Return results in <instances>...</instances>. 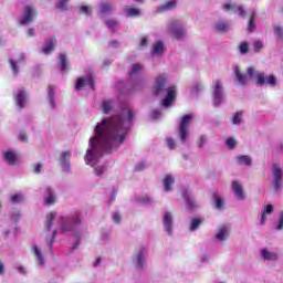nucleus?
Instances as JSON below:
<instances>
[{
  "label": "nucleus",
  "instance_id": "ea45409f",
  "mask_svg": "<svg viewBox=\"0 0 283 283\" xmlns=\"http://www.w3.org/2000/svg\"><path fill=\"white\" fill-rule=\"evenodd\" d=\"M54 88L49 87L48 101L51 109H56V101H54Z\"/></svg>",
  "mask_w": 283,
  "mask_h": 283
},
{
  "label": "nucleus",
  "instance_id": "c756f323",
  "mask_svg": "<svg viewBox=\"0 0 283 283\" xmlns=\"http://www.w3.org/2000/svg\"><path fill=\"white\" fill-rule=\"evenodd\" d=\"M212 205L213 208L217 209V211H224V199L222 198V196H220V193L214 192L212 195Z\"/></svg>",
  "mask_w": 283,
  "mask_h": 283
},
{
  "label": "nucleus",
  "instance_id": "a18cd8bd",
  "mask_svg": "<svg viewBox=\"0 0 283 283\" xmlns=\"http://www.w3.org/2000/svg\"><path fill=\"white\" fill-rule=\"evenodd\" d=\"M275 231H283V210L279 213L277 220L274 223Z\"/></svg>",
  "mask_w": 283,
  "mask_h": 283
},
{
  "label": "nucleus",
  "instance_id": "c03bdc74",
  "mask_svg": "<svg viewBox=\"0 0 283 283\" xmlns=\"http://www.w3.org/2000/svg\"><path fill=\"white\" fill-rule=\"evenodd\" d=\"M56 219V212H50L46 214V229L52 231V222Z\"/></svg>",
  "mask_w": 283,
  "mask_h": 283
},
{
  "label": "nucleus",
  "instance_id": "f03ea898",
  "mask_svg": "<svg viewBox=\"0 0 283 283\" xmlns=\"http://www.w3.org/2000/svg\"><path fill=\"white\" fill-rule=\"evenodd\" d=\"M83 220L81 219V212H75L71 217H62L59 221L60 231L62 233H71L75 238L73 249H76L81 244V238H83Z\"/></svg>",
  "mask_w": 283,
  "mask_h": 283
},
{
  "label": "nucleus",
  "instance_id": "7ed1b4c3",
  "mask_svg": "<svg viewBox=\"0 0 283 283\" xmlns=\"http://www.w3.org/2000/svg\"><path fill=\"white\" fill-rule=\"evenodd\" d=\"M165 93H167V95L163 99L161 105L163 107H171L176 101V86L167 87V75L161 74L155 80L153 94H155V96H163Z\"/></svg>",
  "mask_w": 283,
  "mask_h": 283
},
{
  "label": "nucleus",
  "instance_id": "e433bc0d",
  "mask_svg": "<svg viewBox=\"0 0 283 283\" xmlns=\"http://www.w3.org/2000/svg\"><path fill=\"white\" fill-rule=\"evenodd\" d=\"M177 6L176 0L167 1L166 3L161 4L158 10L159 12H169V10H175Z\"/></svg>",
  "mask_w": 283,
  "mask_h": 283
},
{
  "label": "nucleus",
  "instance_id": "5701e85b",
  "mask_svg": "<svg viewBox=\"0 0 283 283\" xmlns=\"http://www.w3.org/2000/svg\"><path fill=\"white\" fill-rule=\"evenodd\" d=\"M56 202V193L51 187L44 188V205L46 207H51V205H54Z\"/></svg>",
  "mask_w": 283,
  "mask_h": 283
},
{
  "label": "nucleus",
  "instance_id": "423d86ee",
  "mask_svg": "<svg viewBox=\"0 0 283 283\" xmlns=\"http://www.w3.org/2000/svg\"><path fill=\"white\" fill-rule=\"evenodd\" d=\"M167 32L177 41H182L187 36V29L178 20H172L168 23Z\"/></svg>",
  "mask_w": 283,
  "mask_h": 283
},
{
  "label": "nucleus",
  "instance_id": "a211bd4d",
  "mask_svg": "<svg viewBox=\"0 0 283 283\" xmlns=\"http://www.w3.org/2000/svg\"><path fill=\"white\" fill-rule=\"evenodd\" d=\"M14 102L17 107H19L20 109H23V107L28 105V92H25V90L23 88H19L15 92Z\"/></svg>",
  "mask_w": 283,
  "mask_h": 283
},
{
  "label": "nucleus",
  "instance_id": "8fccbe9b",
  "mask_svg": "<svg viewBox=\"0 0 283 283\" xmlns=\"http://www.w3.org/2000/svg\"><path fill=\"white\" fill-rule=\"evenodd\" d=\"M105 25L108 30H115L116 27L118 25V21H116L114 19H108L105 21Z\"/></svg>",
  "mask_w": 283,
  "mask_h": 283
},
{
  "label": "nucleus",
  "instance_id": "0e129e2a",
  "mask_svg": "<svg viewBox=\"0 0 283 283\" xmlns=\"http://www.w3.org/2000/svg\"><path fill=\"white\" fill-rule=\"evenodd\" d=\"M6 275V264L0 261V276Z\"/></svg>",
  "mask_w": 283,
  "mask_h": 283
},
{
  "label": "nucleus",
  "instance_id": "412c9836",
  "mask_svg": "<svg viewBox=\"0 0 283 283\" xmlns=\"http://www.w3.org/2000/svg\"><path fill=\"white\" fill-rule=\"evenodd\" d=\"M70 158H72V150H64L60 154V165L63 171H70Z\"/></svg>",
  "mask_w": 283,
  "mask_h": 283
},
{
  "label": "nucleus",
  "instance_id": "9d476101",
  "mask_svg": "<svg viewBox=\"0 0 283 283\" xmlns=\"http://www.w3.org/2000/svg\"><path fill=\"white\" fill-rule=\"evenodd\" d=\"M230 235H231V227L223 224L217 229L213 240L217 244H224V242L229 240Z\"/></svg>",
  "mask_w": 283,
  "mask_h": 283
},
{
  "label": "nucleus",
  "instance_id": "a19ab883",
  "mask_svg": "<svg viewBox=\"0 0 283 283\" xmlns=\"http://www.w3.org/2000/svg\"><path fill=\"white\" fill-rule=\"evenodd\" d=\"M25 201V195L23 192H15L11 196V202L19 205Z\"/></svg>",
  "mask_w": 283,
  "mask_h": 283
},
{
  "label": "nucleus",
  "instance_id": "f704fd0d",
  "mask_svg": "<svg viewBox=\"0 0 283 283\" xmlns=\"http://www.w3.org/2000/svg\"><path fill=\"white\" fill-rule=\"evenodd\" d=\"M55 8L60 12H67V11H70V0H56Z\"/></svg>",
  "mask_w": 283,
  "mask_h": 283
},
{
  "label": "nucleus",
  "instance_id": "79ce46f5",
  "mask_svg": "<svg viewBox=\"0 0 283 283\" xmlns=\"http://www.w3.org/2000/svg\"><path fill=\"white\" fill-rule=\"evenodd\" d=\"M184 200H185L188 209H190V210H193V209H196V207H198V203H196V199H193L189 195H185Z\"/></svg>",
  "mask_w": 283,
  "mask_h": 283
},
{
  "label": "nucleus",
  "instance_id": "f8f14e48",
  "mask_svg": "<svg viewBox=\"0 0 283 283\" xmlns=\"http://www.w3.org/2000/svg\"><path fill=\"white\" fill-rule=\"evenodd\" d=\"M34 19H36V9H34V7L32 4L27 6L24 8V12H23L22 17L20 18V24L21 25H30V23H32V21H34Z\"/></svg>",
  "mask_w": 283,
  "mask_h": 283
},
{
  "label": "nucleus",
  "instance_id": "680f3d73",
  "mask_svg": "<svg viewBox=\"0 0 283 283\" xmlns=\"http://www.w3.org/2000/svg\"><path fill=\"white\" fill-rule=\"evenodd\" d=\"M211 260L209 259V254H201L200 256V264H209Z\"/></svg>",
  "mask_w": 283,
  "mask_h": 283
},
{
  "label": "nucleus",
  "instance_id": "39448f33",
  "mask_svg": "<svg viewBox=\"0 0 283 283\" xmlns=\"http://www.w3.org/2000/svg\"><path fill=\"white\" fill-rule=\"evenodd\" d=\"M192 122H193V114L191 113L181 116L179 119L177 136L180 143H182V145H187V143H189V136H191V133L189 132V127Z\"/></svg>",
  "mask_w": 283,
  "mask_h": 283
},
{
  "label": "nucleus",
  "instance_id": "603ef678",
  "mask_svg": "<svg viewBox=\"0 0 283 283\" xmlns=\"http://www.w3.org/2000/svg\"><path fill=\"white\" fill-rule=\"evenodd\" d=\"M112 221L114 222V224H120V222H123V216L118 212H113Z\"/></svg>",
  "mask_w": 283,
  "mask_h": 283
},
{
  "label": "nucleus",
  "instance_id": "473e14b6",
  "mask_svg": "<svg viewBox=\"0 0 283 283\" xmlns=\"http://www.w3.org/2000/svg\"><path fill=\"white\" fill-rule=\"evenodd\" d=\"M59 65H60L61 72H67V69L70 67V63L67 62V55L65 53H60Z\"/></svg>",
  "mask_w": 283,
  "mask_h": 283
},
{
  "label": "nucleus",
  "instance_id": "3c124183",
  "mask_svg": "<svg viewBox=\"0 0 283 283\" xmlns=\"http://www.w3.org/2000/svg\"><path fill=\"white\" fill-rule=\"evenodd\" d=\"M274 34L276 35L277 41H281V43H283V28L280 25L275 27Z\"/></svg>",
  "mask_w": 283,
  "mask_h": 283
},
{
  "label": "nucleus",
  "instance_id": "dca6fc26",
  "mask_svg": "<svg viewBox=\"0 0 283 283\" xmlns=\"http://www.w3.org/2000/svg\"><path fill=\"white\" fill-rule=\"evenodd\" d=\"M24 62H25V54L23 53H18L13 57L9 59V65L14 76L19 74V65H21V63H24Z\"/></svg>",
  "mask_w": 283,
  "mask_h": 283
},
{
  "label": "nucleus",
  "instance_id": "864d4df0",
  "mask_svg": "<svg viewBox=\"0 0 283 283\" xmlns=\"http://www.w3.org/2000/svg\"><path fill=\"white\" fill-rule=\"evenodd\" d=\"M208 137L207 135H201L197 142V145L200 149L207 145Z\"/></svg>",
  "mask_w": 283,
  "mask_h": 283
},
{
  "label": "nucleus",
  "instance_id": "6e6d98bb",
  "mask_svg": "<svg viewBox=\"0 0 283 283\" xmlns=\"http://www.w3.org/2000/svg\"><path fill=\"white\" fill-rule=\"evenodd\" d=\"M240 54H247L249 52V42H242L239 46Z\"/></svg>",
  "mask_w": 283,
  "mask_h": 283
},
{
  "label": "nucleus",
  "instance_id": "72a5a7b5",
  "mask_svg": "<svg viewBox=\"0 0 283 283\" xmlns=\"http://www.w3.org/2000/svg\"><path fill=\"white\" fill-rule=\"evenodd\" d=\"M202 222H205L203 219L200 218H192L190 220V224H189V231L191 233H193V231H198L200 229V227L202 226Z\"/></svg>",
  "mask_w": 283,
  "mask_h": 283
},
{
  "label": "nucleus",
  "instance_id": "052dcab7",
  "mask_svg": "<svg viewBox=\"0 0 283 283\" xmlns=\"http://www.w3.org/2000/svg\"><path fill=\"white\" fill-rule=\"evenodd\" d=\"M263 48H264V43H262V41L254 42V52H262Z\"/></svg>",
  "mask_w": 283,
  "mask_h": 283
},
{
  "label": "nucleus",
  "instance_id": "338daca9",
  "mask_svg": "<svg viewBox=\"0 0 283 283\" xmlns=\"http://www.w3.org/2000/svg\"><path fill=\"white\" fill-rule=\"evenodd\" d=\"M145 168H146V166H145L144 163L137 164V165L135 166V170H136V171H143V169H145Z\"/></svg>",
  "mask_w": 283,
  "mask_h": 283
},
{
  "label": "nucleus",
  "instance_id": "20e7f679",
  "mask_svg": "<svg viewBox=\"0 0 283 283\" xmlns=\"http://www.w3.org/2000/svg\"><path fill=\"white\" fill-rule=\"evenodd\" d=\"M247 74L249 78L254 80L255 84L260 87H264V85L268 87H277V85H280V80L273 74H265L253 67H248Z\"/></svg>",
  "mask_w": 283,
  "mask_h": 283
},
{
  "label": "nucleus",
  "instance_id": "774afa93",
  "mask_svg": "<svg viewBox=\"0 0 283 283\" xmlns=\"http://www.w3.org/2000/svg\"><path fill=\"white\" fill-rule=\"evenodd\" d=\"M111 48H120V42L113 40L109 42Z\"/></svg>",
  "mask_w": 283,
  "mask_h": 283
},
{
  "label": "nucleus",
  "instance_id": "aec40b11",
  "mask_svg": "<svg viewBox=\"0 0 283 283\" xmlns=\"http://www.w3.org/2000/svg\"><path fill=\"white\" fill-rule=\"evenodd\" d=\"M2 158L4 163H8L12 167L17 165V161L19 160L17 151L12 148H8L7 150L2 151Z\"/></svg>",
  "mask_w": 283,
  "mask_h": 283
},
{
  "label": "nucleus",
  "instance_id": "b1692460",
  "mask_svg": "<svg viewBox=\"0 0 283 283\" xmlns=\"http://www.w3.org/2000/svg\"><path fill=\"white\" fill-rule=\"evenodd\" d=\"M176 182V177L174 175L168 174L163 179V187L166 193H171L174 191V184Z\"/></svg>",
  "mask_w": 283,
  "mask_h": 283
},
{
  "label": "nucleus",
  "instance_id": "58836bf2",
  "mask_svg": "<svg viewBox=\"0 0 283 283\" xmlns=\"http://www.w3.org/2000/svg\"><path fill=\"white\" fill-rule=\"evenodd\" d=\"M243 117L244 113L242 111L234 113L233 116L231 117L232 125H242L244 120Z\"/></svg>",
  "mask_w": 283,
  "mask_h": 283
},
{
  "label": "nucleus",
  "instance_id": "2eb2a0df",
  "mask_svg": "<svg viewBox=\"0 0 283 283\" xmlns=\"http://www.w3.org/2000/svg\"><path fill=\"white\" fill-rule=\"evenodd\" d=\"M232 193L234 195L235 200L240 202L247 200V192L244 191V185L241 181L234 180L232 181Z\"/></svg>",
  "mask_w": 283,
  "mask_h": 283
},
{
  "label": "nucleus",
  "instance_id": "5fc2aeb1",
  "mask_svg": "<svg viewBox=\"0 0 283 283\" xmlns=\"http://www.w3.org/2000/svg\"><path fill=\"white\" fill-rule=\"evenodd\" d=\"M166 145L168 149H176V139L172 137H166Z\"/></svg>",
  "mask_w": 283,
  "mask_h": 283
},
{
  "label": "nucleus",
  "instance_id": "37998d69",
  "mask_svg": "<svg viewBox=\"0 0 283 283\" xmlns=\"http://www.w3.org/2000/svg\"><path fill=\"white\" fill-rule=\"evenodd\" d=\"M137 201L139 202V205H145L146 207L154 205V199L147 195L139 197Z\"/></svg>",
  "mask_w": 283,
  "mask_h": 283
},
{
  "label": "nucleus",
  "instance_id": "09e8293b",
  "mask_svg": "<svg viewBox=\"0 0 283 283\" xmlns=\"http://www.w3.org/2000/svg\"><path fill=\"white\" fill-rule=\"evenodd\" d=\"M226 146L228 147V149H235V147H238V140H235V138L233 137H229L226 140Z\"/></svg>",
  "mask_w": 283,
  "mask_h": 283
},
{
  "label": "nucleus",
  "instance_id": "7c9ffc66",
  "mask_svg": "<svg viewBox=\"0 0 283 283\" xmlns=\"http://www.w3.org/2000/svg\"><path fill=\"white\" fill-rule=\"evenodd\" d=\"M234 75L237 85H244L249 82V76H247L244 73L240 71V66H234Z\"/></svg>",
  "mask_w": 283,
  "mask_h": 283
},
{
  "label": "nucleus",
  "instance_id": "6e6552de",
  "mask_svg": "<svg viewBox=\"0 0 283 283\" xmlns=\"http://www.w3.org/2000/svg\"><path fill=\"white\" fill-rule=\"evenodd\" d=\"M224 87L222 86V82L220 80L214 81L212 86V101L214 107H220L224 103Z\"/></svg>",
  "mask_w": 283,
  "mask_h": 283
},
{
  "label": "nucleus",
  "instance_id": "393cba45",
  "mask_svg": "<svg viewBox=\"0 0 283 283\" xmlns=\"http://www.w3.org/2000/svg\"><path fill=\"white\" fill-rule=\"evenodd\" d=\"M32 253L38 262L39 266H45V256L43 255V249L39 245L32 247Z\"/></svg>",
  "mask_w": 283,
  "mask_h": 283
},
{
  "label": "nucleus",
  "instance_id": "13d9d810",
  "mask_svg": "<svg viewBox=\"0 0 283 283\" xmlns=\"http://www.w3.org/2000/svg\"><path fill=\"white\" fill-rule=\"evenodd\" d=\"M55 238H56V230H53L51 238L46 239L49 249H52V244H54Z\"/></svg>",
  "mask_w": 283,
  "mask_h": 283
},
{
  "label": "nucleus",
  "instance_id": "c85d7f7f",
  "mask_svg": "<svg viewBox=\"0 0 283 283\" xmlns=\"http://www.w3.org/2000/svg\"><path fill=\"white\" fill-rule=\"evenodd\" d=\"M143 72H145V66L140 63H135L130 67L129 76L132 80L139 78Z\"/></svg>",
  "mask_w": 283,
  "mask_h": 283
},
{
  "label": "nucleus",
  "instance_id": "a878e982",
  "mask_svg": "<svg viewBox=\"0 0 283 283\" xmlns=\"http://www.w3.org/2000/svg\"><path fill=\"white\" fill-rule=\"evenodd\" d=\"M150 54L151 56H163V54H165V42L160 40L156 41L153 44Z\"/></svg>",
  "mask_w": 283,
  "mask_h": 283
},
{
  "label": "nucleus",
  "instance_id": "4468645a",
  "mask_svg": "<svg viewBox=\"0 0 283 283\" xmlns=\"http://www.w3.org/2000/svg\"><path fill=\"white\" fill-rule=\"evenodd\" d=\"M260 258L263 262H277L280 260V254L277 251L270 248H262L260 250Z\"/></svg>",
  "mask_w": 283,
  "mask_h": 283
},
{
  "label": "nucleus",
  "instance_id": "ddd939ff",
  "mask_svg": "<svg viewBox=\"0 0 283 283\" xmlns=\"http://www.w3.org/2000/svg\"><path fill=\"white\" fill-rule=\"evenodd\" d=\"M223 10L224 12H233L234 14H238V17H241L242 19L247 18V11H244L243 6L235 4V2L228 1L223 3Z\"/></svg>",
  "mask_w": 283,
  "mask_h": 283
},
{
  "label": "nucleus",
  "instance_id": "f257e3e1",
  "mask_svg": "<svg viewBox=\"0 0 283 283\" xmlns=\"http://www.w3.org/2000/svg\"><path fill=\"white\" fill-rule=\"evenodd\" d=\"M132 125H134V113L129 106H124L116 115L103 117L97 122L84 156L86 165L95 167L103 158V154L116 151L125 143Z\"/></svg>",
  "mask_w": 283,
  "mask_h": 283
},
{
  "label": "nucleus",
  "instance_id": "0eeeda50",
  "mask_svg": "<svg viewBox=\"0 0 283 283\" xmlns=\"http://www.w3.org/2000/svg\"><path fill=\"white\" fill-rule=\"evenodd\" d=\"M147 249L140 248L133 256V264L137 273H145L147 269Z\"/></svg>",
  "mask_w": 283,
  "mask_h": 283
},
{
  "label": "nucleus",
  "instance_id": "4c0bfd02",
  "mask_svg": "<svg viewBox=\"0 0 283 283\" xmlns=\"http://www.w3.org/2000/svg\"><path fill=\"white\" fill-rule=\"evenodd\" d=\"M124 14L129 18L140 17V9L134 7H127L124 10Z\"/></svg>",
  "mask_w": 283,
  "mask_h": 283
},
{
  "label": "nucleus",
  "instance_id": "de8ad7c7",
  "mask_svg": "<svg viewBox=\"0 0 283 283\" xmlns=\"http://www.w3.org/2000/svg\"><path fill=\"white\" fill-rule=\"evenodd\" d=\"M10 218H11L12 222H19V220H21V210L13 209L11 211Z\"/></svg>",
  "mask_w": 283,
  "mask_h": 283
},
{
  "label": "nucleus",
  "instance_id": "6ab92c4d",
  "mask_svg": "<svg viewBox=\"0 0 283 283\" xmlns=\"http://www.w3.org/2000/svg\"><path fill=\"white\" fill-rule=\"evenodd\" d=\"M56 48V38H50L44 41V45L41 46V54H45V56H50L52 52H54Z\"/></svg>",
  "mask_w": 283,
  "mask_h": 283
},
{
  "label": "nucleus",
  "instance_id": "9b49d317",
  "mask_svg": "<svg viewBox=\"0 0 283 283\" xmlns=\"http://www.w3.org/2000/svg\"><path fill=\"white\" fill-rule=\"evenodd\" d=\"M163 228L167 235H174V212L166 210L163 212Z\"/></svg>",
  "mask_w": 283,
  "mask_h": 283
},
{
  "label": "nucleus",
  "instance_id": "49530a36",
  "mask_svg": "<svg viewBox=\"0 0 283 283\" xmlns=\"http://www.w3.org/2000/svg\"><path fill=\"white\" fill-rule=\"evenodd\" d=\"M255 12L253 11L250 15L249 24H248V32H253L255 30Z\"/></svg>",
  "mask_w": 283,
  "mask_h": 283
},
{
  "label": "nucleus",
  "instance_id": "bb28decb",
  "mask_svg": "<svg viewBox=\"0 0 283 283\" xmlns=\"http://www.w3.org/2000/svg\"><path fill=\"white\" fill-rule=\"evenodd\" d=\"M274 211H275V207H273V205L263 206V210L260 219L261 227H264L266 224V216H273Z\"/></svg>",
  "mask_w": 283,
  "mask_h": 283
},
{
  "label": "nucleus",
  "instance_id": "c9c22d12",
  "mask_svg": "<svg viewBox=\"0 0 283 283\" xmlns=\"http://www.w3.org/2000/svg\"><path fill=\"white\" fill-rule=\"evenodd\" d=\"M214 28L217 32H229V28H231V24L224 20H219L216 24Z\"/></svg>",
  "mask_w": 283,
  "mask_h": 283
},
{
  "label": "nucleus",
  "instance_id": "f3484780",
  "mask_svg": "<svg viewBox=\"0 0 283 283\" xmlns=\"http://www.w3.org/2000/svg\"><path fill=\"white\" fill-rule=\"evenodd\" d=\"M91 87L94 90V76L92 74L86 75L85 77H78L75 84V90L78 92L83 90V87Z\"/></svg>",
  "mask_w": 283,
  "mask_h": 283
},
{
  "label": "nucleus",
  "instance_id": "e2e57ef3",
  "mask_svg": "<svg viewBox=\"0 0 283 283\" xmlns=\"http://www.w3.org/2000/svg\"><path fill=\"white\" fill-rule=\"evenodd\" d=\"M19 140L22 143H28V135L25 133H20Z\"/></svg>",
  "mask_w": 283,
  "mask_h": 283
},
{
  "label": "nucleus",
  "instance_id": "69168bd1",
  "mask_svg": "<svg viewBox=\"0 0 283 283\" xmlns=\"http://www.w3.org/2000/svg\"><path fill=\"white\" fill-rule=\"evenodd\" d=\"M103 262V259L101 256L96 258L95 262L93 263V266L96 269L98 266H101Z\"/></svg>",
  "mask_w": 283,
  "mask_h": 283
},
{
  "label": "nucleus",
  "instance_id": "cd10ccee",
  "mask_svg": "<svg viewBox=\"0 0 283 283\" xmlns=\"http://www.w3.org/2000/svg\"><path fill=\"white\" fill-rule=\"evenodd\" d=\"M234 160L239 167H251L253 165V159L249 155H238Z\"/></svg>",
  "mask_w": 283,
  "mask_h": 283
},
{
  "label": "nucleus",
  "instance_id": "1a4fd4ad",
  "mask_svg": "<svg viewBox=\"0 0 283 283\" xmlns=\"http://www.w3.org/2000/svg\"><path fill=\"white\" fill-rule=\"evenodd\" d=\"M272 176H273L272 185H273L274 191H276V192L282 191L283 170L279 164H273Z\"/></svg>",
  "mask_w": 283,
  "mask_h": 283
},
{
  "label": "nucleus",
  "instance_id": "2f4dec72",
  "mask_svg": "<svg viewBox=\"0 0 283 283\" xmlns=\"http://www.w3.org/2000/svg\"><path fill=\"white\" fill-rule=\"evenodd\" d=\"M101 107H102L103 114H109V112H112L114 107H116V101L112 98L103 99Z\"/></svg>",
  "mask_w": 283,
  "mask_h": 283
},
{
  "label": "nucleus",
  "instance_id": "4d7b16f0",
  "mask_svg": "<svg viewBox=\"0 0 283 283\" xmlns=\"http://www.w3.org/2000/svg\"><path fill=\"white\" fill-rule=\"evenodd\" d=\"M163 112H160V109H155L150 114V118H153L154 120H158V118H160Z\"/></svg>",
  "mask_w": 283,
  "mask_h": 283
},
{
  "label": "nucleus",
  "instance_id": "4be33fe9",
  "mask_svg": "<svg viewBox=\"0 0 283 283\" xmlns=\"http://www.w3.org/2000/svg\"><path fill=\"white\" fill-rule=\"evenodd\" d=\"M115 10V6L112 2H102L98 7V15L99 17H107L109 14H113Z\"/></svg>",
  "mask_w": 283,
  "mask_h": 283
},
{
  "label": "nucleus",
  "instance_id": "bf43d9fd",
  "mask_svg": "<svg viewBox=\"0 0 283 283\" xmlns=\"http://www.w3.org/2000/svg\"><path fill=\"white\" fill-rule=\"evenodd\" d=\"M80 12H82V14H86L87 17H90V14H92V8L87 6H82L80 8Z\"/></svg>",
  "mask_w": 283,
  "mask_h": 283
}]
</instances>
